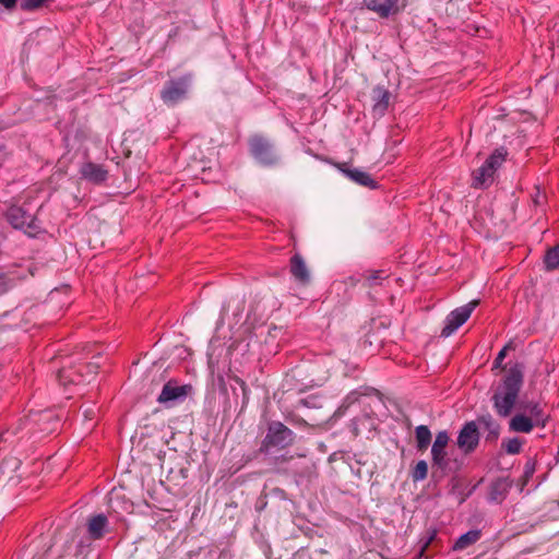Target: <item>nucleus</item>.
<instances>
[{
  "label": "nucleus",
  "instance_id": "f257e3e1",
  "mask_svg": "<svg viewBox=\"0 0 559 559\" xmlns=\"http://www.w3.org/2000/svg\"><path fill=\"white\" fill-rule=\"evenodd\" d=\"M90 544L76 542L69 534L58 533L43 538L32 559H86Z\"/></svg>",
  "mask_w": 559,
  "mask_h": 559
},
{
  "label": "nucleus",
  "instance_id": "f03ea898",
  "mask_svg": "<svg viewBox=\"0 0 559 559\" xmlns=\"http://www.w3.org/2000/svg\"><path fill=\"white\" fill-rule=\"evenodd\" d=\"M522 385L523 366L516 364L508 370L491 397L493 408L500 417L506 418L510 416L516 404Z\"/></svg>",
  "mask_w": 559,
  "mask_h": 559
},
{
  "label": "nucleus",
  "instance_id": "7ed1b4c3",
  "mask_svg": "<svg viewBox=\"0 0 559 559\" xmlns=\"http://www.w3.org/2000/svg\"><path fill=\"white\" fill-rule=\"evenodd\" d=\"M295 432L283 423L273 420L269 424L265 437L261 442L259 451L271 454L275 451L290 447L295 441Z\"/></svg>",
  "mask_w": 559,
  "mask_h": 559
},
{
  "label": "nucleus",
  "instance_id": "20e7f679",
  "mask_svg": "<svg viewBox=\"0 0 559 559\" xmlns=\"http://www.w3.org/2000/svg\"><path fill=\"white\" fill-rule=\"evenodd\" d=\"M508 155L506 147L496 148L484 164L473 171L472 187L475 189H486L493 181V175L497 169L504 163Z\"/></svg>",
  "mask_w": 559,
  "mask_h": 559
},
{
  "label": "nucleus",
  "instance_id": "39448f33",
  "mask_svg": "<svg viewBox=\"0 0 559 559\" xmlns=\"http://www.w3.org/2000/svg\"><path fill=\"white\" fill-rule=\"evenodd\" d=\"M5 218L14 229L22 230L29 237H35L41 230L36 216L31 214L23 206H10L5 212Z\"/></svg>",
  "mask_w": 559,
  "mask_h": 559
},
{
  "label": "nucleus",
  "instance_id": "423d86ee",
  "mask_svg": "<svg viewBox=\"0 0 559 559\" xmlns=\"http://www.w3.org/2000/svg\"><path fill=\"white\" fill-rule=\"evenodd\" d=\"M249 151L253 158L261 165L271 167L280 162V155L267 138L254 134L249 139Z\"/></svg>",
  "mask_w": 559,
  "mask_h": 559
},
{
  "label": "nucleus",
  "instance_id": "0eeeda50",
  "mask_svg": "<svg viewBox=\"0 0 559 559\" xmlns=\"http://www.w3.org/2000/svg\"><path fill=\"white\" fill-rule=\"evenodd\" d=\"M478 300H472L464 306L452 310L444 320V326L441 331L442 337L451 336L460 326H462L471 317L477 307Z\"/></svg>",
  "mask_w": 559,
  "mask_h": 559
},
{
  "label": "nucleus",
  "instance_id": "6e6552de",
  "mask_svg": "<svg viewBox=\"0 0 559 559\" xmlns=\"http://www.w3.org/2000/svg\"><path fill=\"white\" fill-rule=\"evenodd\" d=\"M191 81L192 78L190 74L168 81L160 92L163 102L165 104L175 105L182 100L187 96Z\"/></svg>",
  "mask_w": 559,
  "mask_h": 559
},
{
  "label": "nucleus",
  "instance_id": "1a4fd4ad",
  "mask_svg": "<svg viewBox=\"0 0 559 559\" xmlns=\"http://www.w3.org/2000/svg\"><path fill=\"white\" fill-rule=\"evenodd\" d=\"M480 439L479 427L475 420L466 421L456 439V445L465 454L472 453L478 447Z\"/></svg>",
  "mask_w": 559,
  "mask_h": 559
},
{
  "label": "nucleus",
  "instance_id": "9d476101",
  "mask_svg": "<svg viewBox=\"0 0 559 559\" xmlns=\"http://www.w3.org/2000/svg\"><path fill=\"white\" fill-rule=\"evenodd\" d=\"M193 388L191 384H178L177 381L169 380L162 389L157 401L160 404H175L183 402L187 396L192 392Z\"/></svg>",
  "mask_w": 559,
  "mask_h": 559
},
{
  "label": "nucleus",
  "instance_id": "9b49d317",
  "mask_svg": "<svg viewBox=\"0 0 559 559\" xmlns=\"http://www.w3.org/2000/svg\"><path fill=\"white\" fill-rule=\"evenodd\" d=\"M362 3L382 19L396 15L406 7L405 0H362Z\"/></svg>",
  "mask_w": 559,
  "mask_h": 559
},
{
  "label": "nucleus",
  "instance_id": "f8f14e48",
  "mask_svg": "<svg viewBox=\"0 0 559 559\" xmlns=\"http://www.w3.org/2000/svg\"><path fill=\"white\" fill-rule=\"evenodd\" d=\"M98 366L96 364H88L84 366V369H86V374L83 373L82 368L80 369H73V368H66L62 367L57 372V380L60 383V385H63L67 388L69 384H78L82 381H90L87 379L90 376L95 374L97 372Z\"/></svg>",
  "mask_w": 559,
  "mask_h": 559
},
{
  "label": "nucleus",
  "instance_id": "ddd939ff",
  "mask_svg": "<svg viewBox=\"0 0 559 559\" xmlns=\"http://www.w3.org/2000/svg\"><path fill=\"white\" fill-rule=\"evenodd\" d=\"M450 438L445 430L439 431L431 448L432 464L441 469L448 466L445 448Z\"/></svg>",
  "mask_w": 559,
  "mask_h": 559
},
{
  "label": "nucleus",
  "instance_id": "4468645a",
  "mask_svg": "<svg viewBox=\"0 0 559 559\" xmlns=\"http://www.w3.org/2000/svg\"><path fill=\"white\" fill-rule=\"evenodd\" d=\"M86 528L91 539H100L109 531L108 518L104 513L92 515L87 520Z\"/></svg>",
  "mask_w": 559,
  "mask_h": 559
},
{
  "label": "nucleus",
  "instance_id": "2eb2a0df",
  "mask_svg": "<svg viewBox=\"0 0 559 559\" xmlns=\"http://www.w3.org/2000/svg\"><path fill=\"white\" fill-rule=\"evenodd\" d=\"M479 428H483L485 431V440L487 442L493 443L498 440L500 436L501 427L499 423L492 417L491 414L486 413L477 417L475 420Z\"/></svg>",
  "mask_w": 559,
  "mask_h": 559
},
{
  "label": "nucleus",
  "instance_id": "dca6fc26",
  "mask_svg": "<svg viewBox=\"0 0 559 559\" xmlns=\"http://www.w3.org/2000/svg\"><path fill=\"white\" fill-rule=\"evenodd\" d=\"M80 173L85 180L96 185L105 182L108 177L107 169L92 162L84 163L80 168Z\"/></svg>",
  "mask_w": 559,
  "mask_h": 559
},
{
  "label": "nucleus",
  "instance_id": "f3484780",
  "mask_svg": "<svg viewBox=\"0 0 559 559\" xmlns=\"http://www.w3.org/2000/svg\"><path fill=\"white\" fill-rule=\"evenodd\" d=\"M290 273L298 283L302 285L310 283V272L299 253H295L290 259Z\"/></svg>",
  "mask_w": 559,
  "mask_h": 559
},
{
  "label": "nucleus",
  "instance_id": "a211bd4d",
  "mask_svg": "<svg viewBox=\"0 0 559 559\" xmlns=\"http://www.w3.org/2000/svg\"><path fill=\"white\" fill-rule=\"evenodd\" d=\"M338 168L347 178H349L355 183L360 185L362 187L370 188V189L378 188L377 181L373 180L368 173L362 171L357 168L349 169V168H346L345 165H340Z\"/></svg>",
  "mask_w": 559,
  "mask_h": 559
},
{
  "label": "nucleus",
  "instance_id": "6ab92c4d",
  "mask_svg": "<svg viewBox=\"0 0 559 559\" xmlns=\"http://www.w3.org/2000/svg\"><path fill=\"white\" fill-rule=\"evenodd\" d=\"M390 96H391L390 92L383 86H376L373 88V91H372L373 116L382 117L385 114V111L389 107Z\"/></svg>",
  "mask_w": 559,
  "mask_h": 559
},
{
  "label": "nucleus",
  "instance_id": "aec40b11",
  "mask_svg": "<svg viewBox=\"0 0 559 559\" xmlns=\"http://www.w3.org/2000/svg\"><path fill=\"white\" fill-rule=\"evenodd\" d=\"M512 483L508 478H498L495 480L489 490V500L500 503L507 497Z\"/></svg>",
  "mask_w": 559,
  "mask_h": 559
},
{
  "label": "nucleus",
  "instance_id": "412c9836",
  "mask_svg": "<svg viewBox=\"0 0 559 559\" xmlns=\"http://www.w3.org/2000/svg\"><path fill=\"white\" fill-rule=\"evenodd\" d=\"M481 537L480 530H471L462 534L453 544L452 550L461 551L477 543Z\"/></svg>",
  "mask_w": 559,
  "mask_h": 559
},
{
  "label": "nucleus",
  "instance_id": "4be33fe9",
  "mask_svg": "<svg viewBox=\"0 0 559 559\" xmlns=\"http://www.w3.org/2000/svg\"><path fill=\"white\" fill-rule=\"evenodd\" d=\"M509 428L512 431L528 433L533 430L534 423L532 418L523 414H516L511 418Z\"/></svg>",
  "mask_w": 559,
  "mask_h": 559
},
{
  "label": "nucleus",
  "instance_id": "5701e85b",
  "mask_svg": "<svg viewBox=\"0 0 559 559\" xmlns=\"http://www.w3.org/2000/svg\"><path fill=\"white\" fill-rule=\"evenodd\" d=\"M415 437L418 451H426L431 442V432L425 425H420L415 429Z\"/></svg>",
  "mask_w": 559,
  "mask_h": 559
},
{
  "label": "nucleus",
  "instance_id": "b1692460",
  "mask_svg": "<svg viewBox=\"0 0 559 559\" xmlns=\"http://www.w3.org/2000/svg\"><path fill=\"white\" fill-rule=\"evenodd\" d=\"M544 263L548 271L556 270L559 266V243L547 250Z\"/></svg>",
  "mask_w": 559,
  "mask_h": 559
},
{
  "label": "nucleus",
  "instance_id": "393cba45",
  "mask_svg": "<svg viewBox=\"0 0 559 559\" xmlns=\"http://www.w3.org/2000/svg\"><path fill=\"white\" fill-rule=\"evenodd\" d=\"M26 278V274L21 273L15 276H8L7 280L0 281V296L12 290L19 283Z\"/></svg>",
  "mask_w": 559,
  "mask_h": 559
},
{
  "label": "nucleus",
  "instance_id": "a878e982",
  "mask_svg": "<svg viewBox=\"0 0 559 559\" xmlns=\"http://www.w3.org/2000/svg\"><path fill=\"white\" fill-rule=\"evenodd\" d=\"M428 475V464L426 461L421 460L418 461L415 465L414 469L412 471V479L414 481H421L426 479Z\"/></svg>",
  "mask_w": 559,
  "mask_h": 559
},
{
  "label": "nucleus",
  "instance_id": "bb28decb",
  "mask_svg": "<svg viewBox=\"0 0 559 559\" xmlns=\"http://www.w3.org/2000/svg\"><path fill=\"white\" fill-rule=\"evenodd\" d=\"M51 1L52 0H21L20 8L23 11H35L48 7Z\"/></svg>",
  "mask_w": 559,
  "mask_h": 559
},
{
  "label": "nucleus",
  "instance_id": "cd10ccee",
  "mask_svg": "<svg viewBox=\"0 0 559 559\" xmlns=\"http://www.w3.org/2000/svg\"><path fill=\"white\" fill-rule=\"evenodd\" d=\"M521 408L524 411H528L531 416L535 418V420L538 423L539 420H543V409L540 408L539 404L536 402H527L522 403L520 405Z\"/></svg>",
  "mask_w": 559,
  "mask_h": 559
},
{
  "label": "nucleus",
  "instance_id": "c85d7f7f",
  "mask_svg": "<svg viewBox=\"0 0 559 559\" xmlns=\"http://www.w3.org/2000/svg\"><path fill=\"white\" fill-rule=\"evenodd\" d=\"M523 442L519 438L509 439L507 442H502V448L508 454H519L521 452Z\"/></svg>",
  "mask_w": 559,
  "mask_h": 559
},
{
  "label": "nucleus",
  "instance_id": "c756f323",
  "mask_svg": "<svg viewBox=\"0 0 559 559\" xmlns=\"http://www.w3.org/2000/svg\"><path fill=\"white\" fill-rule=\"evenodd\" d=\"M386 276H384V272L373 271L370 273V275L366 276V281L369 286L380 285L383 280H385Z\"/></svg>",
  "mask_w": 559,
  "mask_h": 559
},
{
  "label": "nucleus",
  "instance_id": "7c9ffc66",
  "mask_svg": "<svg viewBox=\"0 0 559 559\" xmlns=\"http://www.w3.org/2000/svg\"><path fill=\"white\" fill-rule=\"evenodd\" d=\"M512 348V344L509 343L507 344L497 355V357L495 358L493 360V368H501L502 367V361L503 359L506 358L507 356V352Z\"/></svg>",
  "mask_w": 559,
  "mask_h": 559
},
{
  "label": "nucleus",
  "instance_id": "2f4dec72",
  "mask_svg": "<svg viewBox=\"0 0 559 559\" xmlns=\"http://www.w3.org/2000/svg\"><path fill=\"white\" fill-rule=\"evenodd\" d=\"M436 537V532L433 531L427 538L426 540L424 542L423 546H421V549L419 551V557H421L424 555V552L426 551L427 547L430 545V543L433 540V538Z\"/></svg>",
  "mask_w": 559,
  "mask_h": 559
},
{
  "label": "nucleus",
  "instance_id": "473e14b6",
  "mask_svg": "<svg viewBox=\"0 0 559 559\" xmlns=\"http://www.w3.org/2000/svg\"><path fill=\"white\" fill-rule=\"evenodd\" d=\"M545 200V195L540 192L538 188H536V193L533 197V203L534 205L538 206L540 205Z\"/></svg>",
  "mask_w": 559,
  "mask_h": 559
},
{
  "label": "nucleus",
  "instance_id": "72a5a7b5",
  "mask_svg": "<svg viewBox=\"0 0 559 559\" xmlns=\"http://www.w3.org/2000/svg\"><path fill=\"white\" fill-rule=\"evenodd\" d=\"M21 274L20 272L15 271V270H8L5 272H0V281H4L8 278V276H15V275H19Z\"/></svg>",
  "mask_w": 559,
  "mask_h": 559
},
{
  "label": "nucleus",
  "instance_id": "f704fd0d",
  "mask_svg": "<svg viewBox=\"0 0 559 559\" xmlns=\"http://www.w3.org/2000/svg\"><path fill=\"white\" fill-rule=\"evenodd\" d=\"M0 4H2L7 10H12L16 5V0H0Z\"/></svg>",
  "mask_w": 559,
  "mask_h": 559
},
{
  "label": "nucleus",
  "instance_id": "c9c22d12",
  "mask_svg": "<svg viewBox=\"0 0 559 559\" xmlns=\"http://www.w3.org/2000/svg\"><path fill=\"white\" fill-rule=\"evenodd\" d=\"M4 146L3 145H0V164L3 162V156H4Z\"/></svg>",
  "mask_w": 559,
  "mask_h": 559
},
{
  "label": "nucleus",
  "instance_id": "e433bc0d",
  "mask_svg": "<svg viewBox=\"0 0 559 559\" xmlns=\"http://www.w3.org/2000/svg\"><path fill=\"white\" fill-rule=\"evenodd\" d=\"M296 424H297L298 426H307V425H308V424H307V421H306L305 419H302V418L298 419V420L296 421Z\"/></svg>",
  "mask_w": 559,
  "mask_h": 559
},
{
  "label": "nucleus",
  "instance_id": "4c0bfd02",
  "mask_svg": "<svg viewBox=\"0 0 559 559\" xmlns=\"http://www.w3.org/2000/svg\"><path fill=\"white\" fill-rule=\"evenodd\" d=\"M91 414H92V411L86 409V411L84 412L85 417H90V416H91Z\"/></svg>",
  "mask_w": 559,
  "mask_h": 559
},
{
  "label": "nucleus",
  "instance_id": "58836bf2",
  "mask_svg": "<svg viewBox=\"0 0 559 559\" xmlns=\"http://www.w3.org/2000/svg\"><path fill=\"white\" fill-rule=\"evenodd\" d=\"M281 459H282L283 462L288 460V457L286 455H282Z\"/></svg>",
  "mask_w": 559,
  "mask_h": 559
},
{
  "label": "nucleus",
  "instance_id": "ea45409f",
  "mask_svg": "<svg viewBox=\"0 0 559 559\" xmlns=\"http://www.w3.org/2000/svg\"><path fill=\"white\" fill-rule=\"evenodd\" d=\"M532 472H533V469H527V471L525 472V474L528 476V475H531V474H532Z\"/></svg>",
  "mask_w": 559,
  "mask_h": 559
},
{
  "label": "nucleus",
  "instance_id": "a19ab883",
  "mask_svg": "<svg viewBox=\"0 0 559 559\" xmlns=\"http://www.w3.org/2000/svg\"><path fill=\"white\" fill-rule=\"evenodd\" d=\"M3 472V465H0V475L2 474Z\"/></svg>",
  "mask_w": 559,
  "mask_h": 559
}]
</instances>
